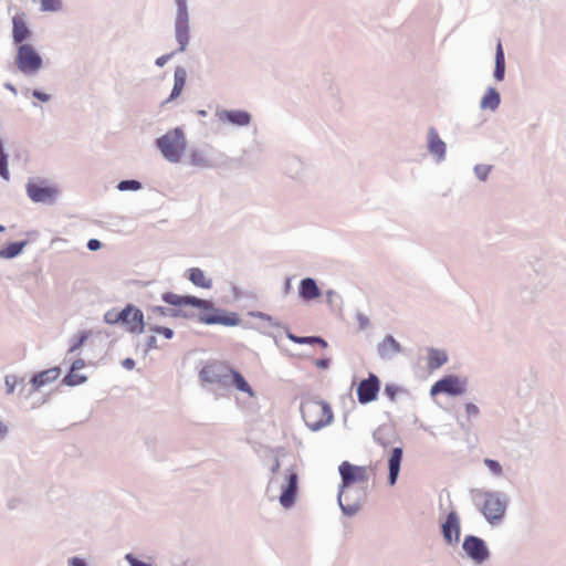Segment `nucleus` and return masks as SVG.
<instances>
[{
  "label": "nucleus",
  "instance_id": "obj_1",
  "mask_svg": "<svg viewBox=\"0 0 566 566\" xmlns=\"http://www.w3.org/2000/svg\"><path fill=\"white\" fill-rule=\"evenodd\" d=\"M163 300L174 306L191 305L200 310L198 319L207 325L238 326L241 322L234 312H226L213 306L212 302L195 296H180L174 293H166Z\"/></svg>",
  "mask_w": 566,
  "mask_h": 566
},
{
  "label": "nucleus",
  "instance_id": "obj_2",
  "mask_svg": "<svg viewBox=\"0 0 566 566\" xmlns=\"http://www.w3.org/2000/svg\"><path fill=\"white\" fill-rule=\"evenodd\" d=\"M338 470L342 476V488L339 491L338 501L343 511L347 512L348 514H353L356 512L357 507H346L343 504L346 490L355 484H366L370 476L374 475V470L369 467L354 465L347 461L342 462Z\"/></svg>",
  "mask_w": 566,
  "mask_h": 566
},
{
  "label": "nucleus",
  "instance_id": "obj_3",
  "mask_svg": "<svg viewBox=\"0 0 566 566\" xmlns=\"http://www.w3.org/2000/svg\"><path fill=\"white\" fill-rule=\"evenodd\" d=\"M301 413L306 426L313 431L328 426L333 420V411L329 405L315 398H306L303 400Z\"/></svg>",
  "mask_w": 566,
  "mask_h": 566
},
{
  "label": "nucleus",
  "instance_id": "obj_4",
  "mask_svg": "<svg viewBox=\"0 0 566 566\" xmlns=\"http://www.w3.org/2000/svg\"><path fill=\"white\" fill-rule=\"evenodd\" d=\"M156 145L167 160L178 163L186 150L187 143L184 132L180 128H174L157 138Z\"/></svg>",
  "mask_w": 566,
  "mask_h": 566
},
{
  "label": "nucleus",
  "instance_id": "obj_5",
  "mask_svg": "<svg viewBox=\"0 0 566 566\" xmlns=\"http://www.w3.org/2000/svg\"><path fill=\"white\" fill-rule=\"evenodd\" d=\"M15 63L24 74H32L42 67V59L30 44H20L17 50Z\"/></svg>",
  "mask_w": 566,
  "mask_h": 566
},
{
  "label": "nucleus",
  "instance_id": "obj_6",
  "mask_svg": "<svg viewBox=\"0 0 566 566\" xmlns=\"http://www.w3.org/2000/svg\"><path fill=\"white\" fill-rule=\"evenodd\" d=\"M27 193L34 202L51 203L59 193L55 186L49 185L45 180L29 181L27 184Z\"/></svg>",
  "mask_w": 566,
  "mask_h": 566
},
{
  "label": "nucleus",
  "instance_id": "obj_7",
  "mask_svg": "<svg viewBox=\"0 0 566 566\" xmlns=\"http://www.w3.org/2000/svg\"><path fill=\"white\" fill-rule=\"evenodd\" d=\"M465 384L459 377L449 375L438 380L430 390L432 396L438 394H447L450 396H459L464 394Z\"/></svg>",
  "mask_w": 566,
  "mask_h": 566
},
{
  "label": "nucleus",
  "instance_id": "obj_8",
  "mask_svg": "<svg viewBox=\"0 0 566 566\" xmlns=\"http://www.w3.org/2000/svg\"><path fill=\"white\" fill-rule=\"evenodd\" d=\"M505 507L506 504L499 494H485L482 505V513L488 521H500L505 513Z\"/></svg>",
  "mask_w": 566,
  "mask_h": 566
},
{
  "label": "nucleus",
  "instance_id": "obj_9",
  "mask_svg": "<svg viewBox=\"0 0 566 566\" xmlns=\"http://www.w3.org/2000/svg\"><path fill=\"white\" fill-rule=\"evenodd\" d=\"M122 324L129 333H143L145 328L143 312L138 307L128 304L123 310Z\"/></svg>",
  "mask_w": 566,
  "mask_h": 566
},
{
  "label": "nucleus",
  "instance_id": "obj_10",
  "mask_svg": "<svg viewBox=\"0 0 566 566\" xmlns=\"http://www.w3.org/2000/svg\"><path fill=\"white\" fill-rule=\"evenodd\" d=\"M380 390V380L375 374H369L367 379L361 380L357 386V398L363 405L377 399Z\"/></svg>",
  "mask_w": 566,
  "mask_h": 566
},
{
  "label": "nucleus",
  "instance_id": "obj_11",
  "mask_svg": "<svg viewBox=\"0 0 566 566\" xmlns=\"http://www.w3.org/2000/svg\"><path fill=\"white\" fill-rule=\"evenodd\" d=\"M463 549L476 563H483L489 557L485 543L475 536H467L463 541Z\"/></svg>",
  "mask_w": 566,
  "mask_h": 566
},
{
  "label": "nucleus",
  "instance_id": "obj_12",
  "mask_svg": "<svg viewBox=\"0 0 566 566\" xmlns=\"http://www.w3.org/2000/svg\"><path fill=\"white\" fill-rule=\"evenodd\" d=\"M223 378L229 381L226 386H233L237 390L247 394L250 398L255 396L245 378L235 369L226 365Z\"/></svg>",
  "mask_w": 566,
  "mask_h": 566
},
{
  "label": "nucleus",
  "instance_id": "obj_13",
  "mask_svg": "<svg viewBox=\"0 0 566 566\" xmlns=\"http://www.w3.org/2000/svg\"><path fill=\"white\" fill-rule=\"evenodd\" d=\"M298 476L295 470H290L287 473L286 485L283 486L280 495V503L283 507L289 509L293 505L297 491Z\"/></svg>",
  "mask_w": 566,
  "mask_h": 566
},
{
  "label": "nucleus",
  "instance_id": "obj_14",
  "mask_svg": "<svg viewBox=\"0 0 566 566\" xmlns=\"http://www.w3.org/2000/svg\"><path fill=\"white\" fill-rule=\"evenodd\" d=\"M298 476L295 470H290L287 473L286 485L283 486L280 495V503L283 507L289 509L293 505L297 491Z\"/></svg>",
  "mask_w": 566,
  "mask_h": 566
},
{
  "label": "nucleus",
  "instance_id": "obj_15",
  "mask_svg": "<svg viewBox=\"0 0 566 566\" xmlns=\"http://www.w3.org/2000/svg\"><path fill=\"white\" fill-rule=\"evenodd\" d=\"M31 30L29 29L25 14L23 12L17 13L12 18V39L15 44H23L22 42L30 39Z\"/></svg>",
  "mask_w": 566,
  "mask_h": 566
},
{
  "label": "nucleus",
  "instance_id": "obj_16",
  "mask_svg": "<svg viewBox=\"0 0 566 566\" xmlns=\"http://www.w3.org/2000/svg\"><path fill=\"white\" fill-rule=\"evenodd\" d=\"M443 538L451 544L458 542L460 537V520L455 512H450L441 526Z\"/></svg>",
  "mask_w": 566,
  "mask_h": 566
},
{
  "label": "nucleus",
  "instance_id": "obj_17",
  "mask_svg": "<svg viewBox=\"0 0 566 566\" xmlns=\"http://www.w3.org/2000/svg\"><path fill=\"white\" fill-rule=\"evenodd\" d=\"M224 367L226 365L221 363H216L206 366L201 369L200 376L205 381L218 382L221 384L222 386H227L229 381L223 378Z\"/></svg>",
  "mask_w": 566,
  "mask_h": 566
},
{
  "label": "nucleus",
  "instance_id": "obj_18",
  "mask_svg": "<svg viewBox=\"0 0 566 566\" xmlns=\"http://www.w3.org/2000/svg\"><path fill=\"white\" fill-rule=\"evenodd\" d=\"M219 119L237 126H248L251 122V115L240 109L221 111L219 113Z\"/></svg>",
  "mask_w": 566,
  "mask_h": 566
},
{
  "label": "nucleus",
  "instance_id": "obj_19",
  "mask_svg": "<svg viewBox=\"0 0 566 566\" xmlns=\"http://www.w3.org/2000/svg\"><path fill=\"white\" fill-rule=\"evenodd\" d=\"M300 296L304 301H312L321 296V290L313 279H303L298 286Z\"/></svg>",
  "mask_w": 566,
  "mask_h": 566
},
{
  "label": "nucleus",
  "instance_id": "obj_20",
  "mask_svg": "<svg viewBox=\"0 0 566 566\" xmlns=\"http://www.w3.org/2000/svg\"><path fill=\"white\" fill-rule=\"evenodd\" d=\"M402 459V449L401 448H395L391 451V454L388 460V468H389V484L394 485L397 481L399 471H400V464Z\"/></svg>",
  "mask_w": 566,
  "mask_h": 566
},
{
  "label": "nucleus",
  "instance_id": "obj_21",
  "mask_svg": "<svg viewBox=\"0 0 566 566\" xmlns=\"http://www.w3.org/2000/svg\"><path fill=\"white\" fill-rule=\"evenodd\" d=\"M400 352L401 346L392 336L385 337L378 347V353L384 358H390Z\"/></svg>",
  "mask_w": 566,
  "mask_h": 566
},
{
  "label": "nucleus",
  "instance_id": "obj_22",
  "mask_svg": "<svg viewBox=\"0 0 566 566\" xmlns=\"http://www.w3.org/2000/svg\"><path fill=\"white\" fill-rule=\"evenodd\" d=\"M60 376L59 368H51L43 370L36 375H34L31 379V384L35 389H39L52 381H54Z\"/></svg>",
  "mask_w": 566,
  "mask_h": 566
},
{
  "label": "nucleus",
  "instance_id": "obj_23",
  "mask_svg": "<svg viewBox=\"0 0 566 566\" xmlns=\"http://www.w3.org/2000/svg\"><path fill=\"white\" fill-rule=\"evenodd\" d=\"M176 39L179 43V51L182 52L189 41L188 35V19L185 20L184 18H177L176 19Z\"/></svg>",
  "mask_w": 566,
  "mask_h": 566
},
{
  "label": "nucleus",
  "instance_id": "obj_24",
  "mask_svg": "<svg viewBox=\"0 0 566 566\" xmlns=\"http://www.w3.org/2000/svg\"><path fill=\"white\" fill-rule=\"evenodd\" d=\"M188 273V279L193 285L207 290L212 287L211 279H208L201 269L191 268Z\"/></svg>",
  "mask_w": 566,
  "mask_h": 566
},
{
  "label": "nucleus",
  "instance_id": "obj_25",
  "mask_svg": "<svg viewBox=\"0 0 566 566\" xmlns=\"http://www.w3.org/2000/svg\"><path fill=\"white\" fill-rule=\"evenodd\" d=\"M186 77H187V73H186L185 69L177 67L175 71V75H174V87H172L171 94H170L169 98L167 99V102L177 98L181 94V92L185 87V84H186Z\"/></svg>",
  "mask_w": 566,
  "mask_h": 566
},
{
  "label": "nucleus",
  "instance_id": "obj_26",
  "mask_svg": "<svg viewBox=\"0 0 566 566\" xmlns=\"http://www.w3.org/2000/svg\"><path fill=\"white\" fill-rule=\"evenodd\" d=\"M429 150L431 154L438 157V159L443 158L446 154V144L440 139L438 133L434 129L429 132Z\"/></svg>",
  "mask_w": 566,
  "mask_h": 566
},
{
  "label": "nucleus",
  "instance_id": "obj_27",
  "mask_svg": "<svg viewBox=\"0 0 566 566\" xmlns=\"http://www.w3.org/2000/svg\"><path fill=\"white\" fill-rule=\"evenodd\" d=\"M448 360L446 352L440 349H430L428 353V368L433 370L440 368Z\"/></svg>",
  "mask_w": 566,
  "mask_h": 566
},
{
  "label": "nucleus",
  "instance_id": "obj_28",
  "mask_svg": "<svg viewBox=\"0 0 566 566\" xmlns=\"http://www.w3.org/2000/svg\"><path fill=\"white\" fill-rule=\"evenodd\" d=\"M500 104V94L495 88H489L481 101V108L494 111Z\"/></svg>",
  "mask_w": 566,
  "mask_h": 566
},
{
  "label": "nucleus",
  "instance_id": "obj_29",
  "mask_svg": "<svg viewBox=\"0 0 566 566\" xmlns=\"http://www.w3.org/2000/svg\"><path fill=\"white\" fill-rule=\"evenodd\" d=\"M505 73V59H504V52L501 42L497 43L496 46V54H495V71H494V77L497 81H502L504 78Z\"/></svg>",
  "mask_w": 566,
  "mask_h": 566
},
{
  "label": "nucleus",
  "instance_id": "obj_30",
  "mask_svg": "<svg viewBox=\"0 0 566 566\" xmlns=\"http://www.w3.org/2000/svg\"><path fill=\"white\" fill-rule=\"evenodd\" d=\"M24 245L25 242H13L0 251V256L4 259H12L22 252Z\"/></svg>",
  "mask_w": 566,
  "mask_h": 566
},
{
  "label": "nucleus",
  "instance_id": "obj_31",
  "mask_svg": "<svg viewBox=\"0 0 566 566\" xmlns=\"http://www.w3.org/2000/svg\"><path fill=\"white\" fill-rule=\"evenodd\" d=\"M289 338L296 344H319L323 348L327 347V343L319 337H298L294 335H289Z\"/></svg>",
  "mask_w": 566,
  "mask_h": 566
},
{
  "label": "nucleus",
  "instance_id": "obj_32",
  "mask_svg": "<svg viewBox=\"0 0 566 566\" xmlns=\"http://www.w3.org/2000/svg\"><path fill=\"white\" fill-rule=\"evenodd\" d=\"M123 310L116 311L115 308L109 310L104 315V321L109 325L122 323Z\"/></svg>",
  "mask_w": 566,
  "mask_h": 566
},
{
  "label": "nucleus",
  "instance_id": "obj_33",
  "mask_svg": "<svg viewBox=\"0 0 566 566\" xmlns=\"http://www.w3.org/2000/svg\"><path fill=\"white\" fill-rule=\"evenodd\" d=\"M86 380V377L80 375L78 371H71L66 375L65 381L70 386L81 385Z\"/></svg>",
  "mask_w": 566,
  "mask_h": 566
},
{
  "label": "nucleus",
  "instance_id": "obj_34",
  "mask_svg": "<svg viewBox=\"0 0 566 566\" xmlns=\"http://www.w3.org/2000/svg\"><path fill=\"white\" fill-rule=\"evenodd\" d=\"M42 11H57L62 8L61 0H40Z\"/></svg>",
  "mask_w": 566,
  "mask_h": 566
},
{
  "label": "nucleus",
  "instance_id": "obj_35",
  "mask_svg": "<svg viewBox=\"0 0 566 566\" xmlns=\"http://www.w3.org/2000/svg\"><path fill=\"white\" fill-rule=\"evenodd\" d=\"M117 188L120 191L139 190L142 188V185L137 180H123L118 184Z\"/></svg>",
  "mask_w": 566,
  "mask_h": 566
},
{
  "label": "nucleus",
  "instance_id": "obj_36",
  "mask_svg": "<svg viewBox=\"0 0 566 566\" xmlns=\"http://www.w3.org/2000/svg\"><path fill=\"white\" fill-rule=\"evenodd\" d=\"M90 336V333L87 332H82L77 337L76 339L74 340V343L72 344V346L70 347V352L73 353L75 350H77L84 343L85 340L88 338Z\"/></svg>",
  "mask_w": 566,
  "mask_h": 566
},
{
  "label": "nucleus",
  "instance_id": "obj_37",
  "mask_svg": "<svg viewBox=\"0 0 566 566\" xmlns=\"http://www.w3.org/2000/svg\"><path fill=\"white\" fill-rule=\"evenodd\" d=\"M177 2V18L188 19L186 0H176Z\"/></svg>",
  "mask_w": 566,
  "mask_h": 566
},
{
  "label": "nucleus",
  "instance_id": "obj_38",
  "mask_svg": "<svg viewBox=\"0 0 566 566\" xmlns=\"http://www.w3.org/2000/svg\"><path fill=\"white\" fill-rule=\"evenodd\" d=\"M484 463L494 474L500 475L502 473V468L497 461L485 459Z\"/></svg>",
  "mask_w": 566,
  "mask_h": 566
},
{
  "label": "nucleus",
  "instance_id": "obj_39",
  "mask_svg": "<svg viewBox=\"0 0 566 566\" xmlns=\"http://www.w3.org/2000/svg\"><path fill=\"white\" fill-rule=\"evenodd\" d=\"M153 332L163 335L165 338L170 339L174 335L172 329L163 326H155L150 328Z\"/></svg>",
  "mask_w": 566,
  "mask_h": 566
},
{
  "label": "nucleus",
  "instance_id": "obj_40",
  "mask_svg": "<svg viewBox=\"0 0 566 566\" xmlns=\"http://www.w3.org/2000/svg\"><path fill=\"white\" fill-rule=\"evenodd\" d=\"M17 382L18 381H17L15 376H7L6 377V391H7V394L11 395L14 391Z\"/></svg>",
  "mask_w": 566,
  "mask_h": 566
},
{
  "label": "nucleus",
  "instance_id": "obj_41",
  "mask_svg": "<svg viewBox=\"0 0 566 566\" xmlns=\"http://www.w3.org/2000/svg\"><path fill=\"white\" fill-rule=\"evenodd\" d=\"M465 411L469 417H475L479 413V408L474 403L469 402L465 405Z\"/></svg>",
  "mask_w": 566,
  "mask_h": 566
},
{
  "label": "nucleus",
  "instance_id": "obj_42",
  "mask_svg": "<svg viewBox=\"0 0 566 566\" xmlns=\"http://www.w3.org/2000/svg\"><path fill=\"white\" fill-rule=\"evenodd\" d=\"M126 559L130 564V566H150L144 562L137 560L132 554L126 555Z\"/></svg>",
  "mask_w": 566,
  "mask_h": 566
},
{
  "label": "nucleus",
  "instance_id": "obj_43",
  "mask_svg": "<svg viewBox=\"0 0 566 566\" xmlns=\"http://www.w3.org/2000/svg\"><path fill=\"white\" fill-rule=\"evenodd\" d=\"M32 95H33L35 98H38V99H40V101H42V102H48V101L50 99V95H49V94L43 93V92L38 91V90H34V91L32 92Z\"/></svg>",
  "mask_w": 566,
  "mask_h": 566
},
{
  "label": "nucleus",
  "instance_id": "obj_44",
  "mask_svg": "<svg viewBox=\"0 0 566 566\" xmlns=\"http://www.w3.org/2000/svg\"><path fill=\"white\" fill-rule=\"evenodd\" d=\"M85 366V363L83 359H76L71 367V371H78Z\"/></svg>",
  "mask_w": 566,
  "mask_h": 566
},
{
  "label": "nucleus",
  "instance_id": "obj_45",
  "mask_svg": "<svg viewBox=\"0 0 566 566\" xmlns=\"http://www.w3.org/2000/svg\"><path fill=\"white\" fill-rule=\"evenodd\" d=\"M87 248L92 251H96L101 248V242L96 239H91L88 242H87Z\"/></svg>",
  "mask_w": 566,
  "mask_h": 566
},
{
  "label": "nucleus",
  "instance_id": "obj_46",
  "mask_svg": "<svg viewBox=\"0 0 566 566\" xmlns=\"http://www.w3.org/2000/svg\"><path fill=\"white\" fill-rule=\"evenodd\" d=\"M396 391H397V389H396L394 386H389V385H387V386L385 387V394H386V395H387L391 400H394V399H395V397H396Z\"/></svg>",
  "mask_w": 566,
  "mask_h": 566
},
{
  "label": "nucleus",
  "instance_id": "obj_47",
  "mask_svg": "<svg viewBox=\"0 0 566 566\" xmlns=\"http://www.w3.org/2000/svg\"><path fill=\"white\" fill-rule=\"evenodd\" d=\"M191 163L193 165H202L203 164V158L200 154H197V153H192L191 154Z\"/></svg>",
  "mask_w": 566,
  "mask_h": 566
},
{
  "label": "nucleus",
  "instance_id": "obj_48",
  "mask_svg": "<svg viewBox=\"0 0 566 566\" xmlns=\"http://www.w3.org/2000/svg\"><path fill=\"white\" fill-rule=\"evenodd\" d=\"M171 57V54L161 55L156 60V65L164 66L169 59Z\"/></svg>",
  "mask_w": 566,
  "mask_h": 566
},
{
  "label": "nucleus",
  "instance_id": "obj_49",
  "mask_svg": "<svg viewBox=\"0 0 566 566\" xmlns=\"http://www.w3.org/2000/svg\"><path fill=\"white\" fill-rule=\"evenodd\" d=\"M251 316L253 317H258L260 319H263V321H271V317L264 313H261V312H252L250 313Z\"/></svg>",
  "mask_w": 566,
  "mask_h": 566
},
{
  "label": "nucleus",
  "instance_id": "obj_50",
  "mask_svg": "<svg viewBox=\"0 0 566 566\" xmlns=\"http://www.w3.org/2000/svg\"><path fill=\"white\" fill-rule=\"evenodd\" d=\"M71 566H87L85 560L80 557H73L71 559Z\"/></svg>",
  "mask_w": 566,
  "mask_h": 566
},
{
  "label": "nucleus",
  "instance_id": "obj_51",
  "mask_svg": "<svg viewBox=\"0 0 566 566\" xmlns=\"http://www.w3.org/2000/svg\"><path fill=\"white\" fill-rule=\"evenodd\" d=\"M123 366L126 369H133L134 366H135V361L132 358H126V359L123 360Z\"/></svg>",
  "mask_w": 566,
  "mask_h": 566
},
{
  "label": "nucleus",
  "instance_id": "obj_52",
  "mask_svg": "<svg viewBox=\"0 0 566 566\" xmlns=\"http://www.w3.org/2000/svg\"><path fill=\"white\" fill-rule=\"evenodd\" d=\"M8 432V428L3 422L0 420V437H4Z\"/></svg>",
  "mask_w": 566,
  "mask_h": 566
},
{
  "label": "nucleus",
  "instance_id": "obj_53",
  "mask_svg": "<svg viewBox=\"0 0 566 566\" xmlns=\"http://www.w3.org/2000/svg\"><path fill=\"white\" fill-rule=\"evenodd\" d=\"M328 361L327 360H317L316 365L321 368H325L327 366Z\"/></svg>",
  "mask_w": 566,
  "mask_h": 566
},
{
  "label": "nucleus",
  "instance_id": "obj_54",
  "mask_svg": "<svg viewBox=\"0 0 566 566\" xmlns=\"http://www.w3.org/2000/svg\"><path fill=\"white\" fill-rule=\"evenodd\" d=\"M6 87H7L8 90H10L12 93L17 94V90H15V87H14L13 85H11V84H6Z\"/></svg>",
  "mask_w": 566,
  "mask_h": 566
},
{
  "label": "nucleus",
  "instance_id": "obj_55",
  "mask_svg": "<svg viewBox=\"0 0 566 566\" xmlns=\"http://www.w3.org/2000/svg\"><path fill=\"white\" fill-rule=\"evenodd\" d=\"M280 467L279 461L276 460L275 465L273 467L272 471L275 472Z\"/></svg>",
  "mask_w": 566,
  "mask_h": 566
},
{
  "label": "nucleus",
  "instance_id": "obj_56",
  "mask_svg": "<svg viewBox=\"0 0 566 566\" xmlns=\"http://www.w3.org/2000/svg\"><path fill=\"white\" fill-rule=\"evenodd\" d=\"M4 230V227L0 224V232Z\"/></svg>",
  "mask_w": 566,
  "mask_h": 566
}]
</instances>
